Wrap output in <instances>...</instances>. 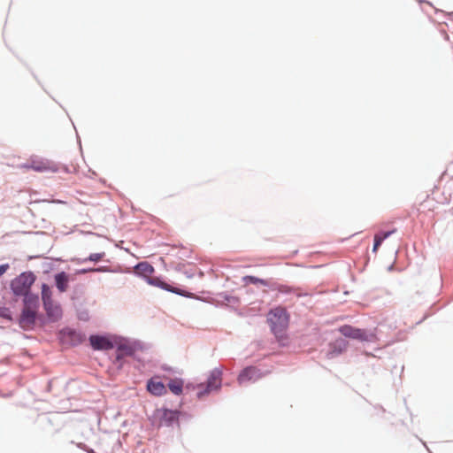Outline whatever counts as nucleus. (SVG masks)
I'll list each match as a JSON object with an SVG mask.
<instances>
[{
	"mask_svg": "<svg viewBox=\"0 0 453 453\" xmlns=\"http://www.w3.org/2000/svg\"><path fill=\"white\" fill-rule=\"evenodd\" d=\"M147 389L152 395L158 396L166 393V388L164 383L155 378H152L148 381Z\"/></svg>",
	"mask_w": 453,
	"mask_h": 453,
	"instance_id": "obj_9",
	"label": "nucleus"
},
{
	"mask_svg": "<svg viewBox=\"0 0 453 453\" xmlns=\"http://www.w3.org/2000/svg\"><path fill=\"white\" fill-rule=\"evenodd\" d=\"M178 417H179V413L177 411H165L164 412V419L165 421H168L170 423H174V422H178Z\"/></svg>",
	"mask_w": 453,
	"mask_h": 453,
	"instance_id": "obj_17",
	"label": "nucleus"
},
{
	"mask_svg": "<svg viewBox=\"0 0 453 453\" xmlns=\"http://www.w3.org/2000/svg\"><path fill=\"white\" fill-rule=\"evenodd\" d=\"M89 342L95 350H109L114 347L111 339L104 335H91Z\"/></svg>",
	"mask_w": 453,
	"mask_h": 453,
	"instance_id": "obj_5",
	"label": "nucleus"
},
{
	"mask_svg": "<svg viewBox=\"0 0 453 453\" xmlns=\"http://www.w3.org/2000/svg\"><path fill=\"white\" fill-rule=\"evenodd\" d=\"M339 332L345 337L367 341V334L365 330L353 327L349 325H344L339 328Z\"/></svg>",
	"mask_w": 453,
	"mask_h": 453,
	"instance_id": "obj_6",
	"label": "nucleus"
},
{
	"mask_svg": "<svg viewBox=\"0 0 453 453\" xmlns=\"http://www.w3.org/2000/svg\"><path fill=\"white\" fill-rule=\"evenodd\" d=\"M27 169H32L39 173H56L58 172L60 167L56 163L47 160L33 158L27 165H24Z\"/></svg>",
	"mask_w": 453,
	"mask_h": 453,
	"instance_id": "obj_3",
	"label": "nucleus"
},
{
	"mask_svg": "<svg viewBox=\"0 0 453 453\" xmlns=\"http://www.w3.org/2000/svg\"><path fill=\"white\" fill-rule=\"evenodd\" d=\"M42 300L43 302V305L54 302L52 299L51 288L47 284H42Z\"/></svg>",
	"mask_w": 453,
	"mask_h": 453,
	"instance_id": "obj_16",
	"label": "nucleus"
},
{
	"mask_svg": "<svg viewBox=\"0 0 453 453\" xmlns=\"http://www.w3.org/2000/svg\"><path fill=\"white\" fill-rule=\"evenodd\" d=\"M44 309L46 311L47 316L52 320L57 321L62 316V309L59 304L55 302H51L49 304H44Z\"/></svg>",
	"mask_w": 453,
	"mask_h": 453,
	"instance_id": "obj_10",
	"label": "nucleus"
},
{
	"mask_svg": "<svg viewBox=\"0 0 453 453\" xmlns=\"http://www.w3.org/2000/svg\"><path fill=\"white\" fill-rule=\"evenodd\" d=\"M37 311L23 308L22 313L19 319V324L23 328L31 327L35 321Z\"/></svg>",
	"mask_w": 453,
	"mask_h": 453,
	"instance_id": "obj_8",
	"label": "nucleus"
},
{
	"mask_svg": "<svg viewBox=\"0 0 453 453\" xmlns=\"http://www.w3.org/2000/svg\"><path fill=\"white\" fill-rule=\"evenodd\" d=\"M119 350L120 351H123L125 354H127V355H130L131 354V349H126L124 347H120L119 348Z\"/></svg>",
	"mask_w": 453,
	"mask_h": 453,
	"instance_id": "obj_25",
	"label": "nucleus"
},
{
	"mask_svg": "<svg viewBox=\"0 0 453 453\" xmlns=\"http://www.w3.org/2000/svg\"><path fill=\"white\" fill-rule=\"evenodd\" d=\"M262 376V373L260 372V371L254 367V366H250V367H247L245 368L244 370L242 371V372L239 374L238 376V382L240 384H243V383H246L248 381H255L258 379H260Z\"/></svg>",
	"mask_w": 453,
	"mask_h": 453,
	"instance_id": "obj_7",
	"label": "nucleus"
},
{
	"mask_svg": "<svg viewBox=\"0 0 453 453\" xmlns=\"http://www.w3.org/2000/svg\"><path fill=\"white\" fill-rule=\"evenodd\" d=\"M135 271H136L137 273L148 277V276H150V274L153 273L154 268L149 263L142 262V263H139L135 266Z\"/></svg>",
	"mask_w": 453,
	"mask_h": 453,
	"instance_id": "obj_14",
	"label": "nucleus"
},
{
	"mask_svg": "<svg viewBox=\"0 0 453 453\" xmlns=\"http://www.w3.org/2000/svg\"><path fill=\"white\" fill-rule=\"evenodd\" d=\"M267 322L270 325L273 334L281 340L288 326L289 316L284 308L277 307L271 310L267 314Z\"/></svg>",
	"mask_w": 453,
	"mask_h": 453,
	"instance_id": "obj_1",
	"label": "nucleus"
},
{
	"mask_svg": "<svg viewBox=\"0 0 453 453\" xmlns=\"http://www.w3.org/2000/svg\"><path fill=\"white\" fill-rule=\"evenodd\" d=\"M382 243V241L380 238H379V236H377L376 234L374 235V244H373V249L372 250L374 252H376L379 249V247L381 245Z\"/></svg>",
	"mask_w": 453,
	"mask_h": 453,
	"instance_id": "obj_22",
	"label": "nucleus"
},
{
	"mask_svg": "<svg viewBox=\"0 0 453 453\" xmlns=\"http://www.w3.org/2000/svg\"><path fill=\"white\" fill-rule=\"evenodd\" d=\"M243 281L246 283V284H249V283H252V284H261L263 286H267L268 283L265 280H263V279H259V278H257L255 276H245L243 277Z\"/></svg>",
	"mask_w": 453,
	"mask_h": 453,
	"instance_id": "obj_18",
	"label": "nucleus"
},
{
	"mask_svg": "<svg viewBox=\"0 0 453 453\" xmlns=\"http://www.w3.org/2000/svg\"><path fill=\"white\" fill-rule=\"evenodd\" d=\"M39 306L38 296L33 294L24 296V308L37 311Z\"/></svg>",
	"mask_w": 453,
	"mask_h": 453,
	"instance_id": "obj_13",
	"label": "nucleus"
},
{
	"mask_svg": "<svg viewBox=\"0 0 453 453\" xmlns=\"http://www.w3.org/2000/svg\"><path fill=\"white\" fill-rule=\"evenodd\" d=\"M104 257V252L93 253L88 257V260L93 261V262H97V261H100Z\"/></svg>",
	"mask_w": 453,
	"mask_h": 453,
	"instance_id": "obj_19",
	"label": "nucleus"
},
{
	"mask_svg": "<svg viewBox=\"0 0 453 453\" xmlns=\"http://www.w3.org/2000/svg\"><path fill=\"white\" fill-rule=\"evenodd\" d=\"M9 268V265H0V277L6 273Z\"/></svg>",
	"mask_w": 453,
	"mask_h": 453,
	"instance_id": "obj_24",
	"label": "nucleus"
},
{
	"mask_svg": "<svg viewBox=\"0 0 453 453\" xmlns=\"http://www.w3.org/2000/svg\"><path fill=\"white\" fill-rule=\"evenodd\" d=\"M396 230L395 229H393L391 231H388V232H383V233H380V234H377L376 235L379 236V238L381 239V241L383 242L385 239H387L388 236H390L392 234H394Z\"/></svg>",
	"mask_w": 453,
	"mask_h": 453,
	"instance_id": "obj_21",
	"label": "nucleus"
},
{
	"mask_svg": "<svg viewBox=\"0 0 453 453\" xmlns=\"http://www.w3.org/2000/svg\"><path fill=\"white\" fill-rule=\"evenodd\" d=\"M0 317L11 319L10 311L5 307H0Z\"/></svg>",
	"mask_w": 453,
	"mask_h": 453,
	"instance_id": "obj_20",
	"label": "nucleus"
},
{
	"mask_svg": "<svg viewBox=\"0 0 453 453\" xmlns=\"http://www.w3.org/2000/svg\"><path fill=\"white\" fill-rule=\"evenodd\" d=\"M56 287L59 292L63 293L68 289L69 276L66 273L61 272L55 275Z\"/></svg>",
	"mask_w": 453,
	"mask_h": 453,
	"instance_id": "obj_11",
	"label": "nucleus"
},
{
	"mask_svg": "<svg viewBox=\"0 0 453 453\" xmlns=\"http://www.w3.org/2000/svg\"><path fill=\"white\" fill-rule=\"evenodd\" d=\"M221 381H222L221 372L219 370L212 371L208 380H207L205 391H202V390L198 391L197 392L198 397H202L206 393H210L213 390L219 389L221 386Z\"/></svg>",
	"mask_w": 453,
	"mask_h": 453,
	"instance_id": "obj_4",
	"label": "nucleus"
},
{
	"mask_svg": "<svg viewBox=\"0 0 453 453\" xmlns=\"http://www.w3.org/2000/svg\"><path fill=\"white\" fill-rule=\"evenodd\" d=\"M168 388L174 395H180L183 388V381L180 379L171 380L168 383Z\"/></svg>",
	"mask_w": 453,
	"mask_h": 453,
	"instance_id": "obj_15",
	"label": "nucleus"
},
{
	"mask_svg": "<svg viewBox=\"0 0 453 453\" xmlns=\"http://www.w3.org/2000/svg\"><path fill=\"white\" fill-rule=\"evenodd\" d=\"M103 271H104V269L103 267H100V268H96V269H83V270L80 271V273H85L88 272H103Z\"/></svg>",
	"mask_w": 453,
	"mask_h": 453,
	"instance_id": "obj_23",
	"label": "nucleus"
},
{
	"mask_svg": "<svg viewBox=\"0 0 453 453\" xmlns=\"http://www.w3.org/2000/svg\"><path fill=\"white\" fill-rule=\"evenodd\" d=\"M150 282V284L159 287L165 290H167V291H170V292H173V293L183 296H188V295L185 291L180 290L177 288H173L157 278L151 280Z\"/></svg>",
	"mask_w": 453,
	"mask_h": 453,
	"instance_id": "obj_12",
	"label": "nucleus"
},
{
	"mask_svg": "<svg viewBox=\"0 0 453 453\" xmlns=\"http://www.w3.org/2000/svg\"><path fill=\"white\" fill-rule=\"evenodd\" d=\"M35 280L33 273H22L11 282V288L16 296H26L30 294L31 286Z\"/></svg>",
	"mask_w": 453,
	"mask_h": 453,
	"instance_id": "obj_2",
	"label": "nucleus"
}]
</instances>
